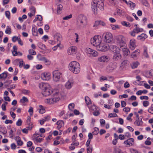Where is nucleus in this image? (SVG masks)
<instances>
[{
    "mask_svg": "<svg viewBox=\"0 0 153 153\" xmlns=\"http://www.w3.org/2000/svg\"><path fill=\"white\" fill-rule=\"evenodd\" d=\"M104 4L101 0L97 1L95 0H92L91 6L93 11L95 14H97L98 12V9L102 10L103 9Z\"/></svg>",
    "mask_w": 153,
    "mask_h": 153,
    "instance_id": "f257e3e1",
    "label": "nucleus"
},
{
    "mask_svg": "<svg viewBox=\"0 0 153 153\" xmlns=\"http://www.w3.org/2000/svg\"><path fill=\"white\" fill-rule=\"evenodd\" d=\"M69 70L74 73L77 74L80 71L79 63L75 61L71 62L69 65Z\"/></svg>",
    "mask_w": 153,
    "mask_h": 153,
    "instance_id": "f03ea898",
    "label": "nucleus"
},
{
    "mask_svg": "<svg viewBox=\"0 0 153 153\" xmlns=\"http://www.w3.org/2000/svg\"><path fill=\"white\" fill-rule=\"evenodd\" d=\"M42 94L43 96H49L51 94L55 96L59 94L58 90L55 89L53 90L50 88L48 87L42 91Z\"/></svg>",
    "mask_w": 153,
    "mask_h": 153,
    "instance_id": "7ed1b4c3",
    "label": "nucleus"
},
{
    "mask_svg": "<svg viewBox=\"0 0 153 153\" xmlns=\"http://www.w3.org/2000/svg\"><path fill=\"white\" fill-rule=\"evenodd\" d=\"M116 43L118 47L121 48L123 47H125L126 45L125 39L122 35H119L116 38Z\"/></svg>",
    "mask_w": 153,
    "mask_h": 153,
    "instance_id": "20e7f679",
    "label": "nucleus"
},
{
    "mask_svg": "<svg viewBox=\"0 0 153 153\" xmlns=\"http://www.w3.org/2000/svg\"><path fill=\"white\" fill-rule=\"evenodd\" d=\"M115 50H114L113 59L115 61H119L122 58V55L120 53V49L117 46H115Z\"/></svg>",
    "mask_w": 153,
    "mask_h": 153,
    "instance_id": "39448f33",
    "label": "nucleus"
},
{
    "mask_svg": "<svg viewBox=\"0 0 153 153\" xmlns=\"http://www.w3.org/2000/svg\"><path fill=\"white\" fill-rule=\"evenodd\" d=\"M91 44L96 47L101 43V36L99 35L95 36L91 40Z\"/></svg>",
    "mask_w": 153,
    "mask_h": 153,
    "instance_id": "423d86ee",
    "label": "nucleus"
},
{
    "mask_svg": "<svg viewBox=\"0 0 153 153\" xmlns=\"http://www.w3.org/2000/svg\"><path fill=\"white\" fill-rule=\"evenodd\" d=\"M97 49L99 51L105 52L109 48V45L105 43H100L97 47Z\"/></svg>",
    "mask_w": 153,
    "mask_h": 153,
    "instance_id": "0eeeda50",
    "label": "nucleus"
},
{
    "mask_svg": "<svg viewBox=\"0 0 153 153\" xmlns=\"http://www.w3.org/2000/svg\"><path fill=\"white\" fill-rule=\"evenodd\" d=\"M62 76V73L58 70H55L53 72V79L56 82L59 81Z\"/></svg>",
    "mask_w": 153,
    "mask_h": 153,
    "instance_id": "6e6552de",
    "label": "nucleus"
},
{
    "mask_svg": "<svg viewBox=\"0 0 153 153\" xmlns=\"http://www.w3.org/2000/svg\"><path fill=\"white\" fill-rule=\"evenodd\" d=\"M102 36L104 38V41L106 43H109L112 40V35L111 33H103Z\"/></svg>",
    "mask_w": 153,
    "mask_h": 153,
    "instance_id": "1a4fd4ad",
    "label": "nucleus"
},
{
    "mask_svg": "<svg viewBox=\"0 0 153 153\" xmlns=\"http://www.w3.org/2000/svg\"><path fill=\"white\" fill-rule=\"evenodd\" d=\"M80 18L77 21L78 24L81 26L86 25L87 22L86 17L85 16H81L80 17Z\"/></svg>",
    "mask_w": 153,
    "mask_h": 153,
    "instance_id": "9d476101",
    "label": "nucleus"
},
{
    "mask_svg": "<svg viewBox=\"0 0 153 153\" xmlns=\"http://www.w3.org/2000/svg\"><path fill=\"white\" fill-rule=\"evenodd\" d=\"M117 67V63L114 62H111L107 66L106 71L108 72H111L115 70Z\"/></svg>",
    "mask_w": 153,
    "mask_h": 153,
    "instance_id": "9b49d317",
    "label": "nucleus"
},
{
    "mask_svg": "<svg viewBox=\"0 0 153 153\" xmlns=\"http://www.w3.org/2000/svg\"><path fill=\"white\" fill-rule=\"evenodd\" d=\"M60 99V98L58 96H56L53 98L47 99L45 100V102L47 103L50 104L56 102L58 101Z\"/></svg>",
    "mask_w": 153,
    "mask_h": 153,
    "instance_id": "f8f14e48",
    "label": "nucleus"
},
{
    "mask_svg": "<svg viewBox=\"0 0 153 153\" xmlns=\"http://www.w3.org/2000/svg\"><path fill=\"white\" fill-rule=\"evenodd\" d=\"M76 47L75 46H72L69 48L68 50V54L69 55L75 54L76 53Z\"/></svg>",
    "mask_w": 153,
    "mask_h": 153,
    "instance_id": "ddd939ff",
    "label": "nucleus"
},
{
    "mask_svg": "<svg viewBox=\"0 0 153 153\" xmlns=\"http://www.w3.org/2000/svg\"><path fill=\"white\" fill-rule=\"evenodd\" d=\"M136 41L134 39H131L129 42V48L132 50H134L136 47Z\"/></svg>",
    "mask_w": 153,
    "mask_h": 153,
    "instance_id": "4468645a",
    "label": "nucleus"
},
{
    "mask_svg": "<svg viewBox=\"0 0 153 153\" xmlns=\"http://www.w3.org/2000/svg\"><path fill=\"white\" fill-rule=\"evenodd\" d=\"M109 60V57L106 56H103L98 58V61L101 62H107Z\"/></svg>",
    "mask_w": 153,
    "mask_h": 153,
    "instance_id": "2eb2a0df",
    "label": "nucleus"
},
{
    "mask_svg": "<svg viewBox=\"0 0 153 153\" xmlns=\"http://www.w3.org/2000/svg\"><path fill=\"white\" fill-rule=\"evenodd\" d=\"M41 77L43 80H49L50 78V74L48 73H43L41 74Z\"/></svg>",
    "mask_w": 153,
    "mask_h": 153,
    "instance_id": "dca6fc26",
    "label": "nucleus"
},
{
    "mask_svg": "<svg viewBox=\"0 0 153 153\" xmlns=\"http://www.w3.org/2000/svg\"><path fill=\"white\" fill-rule=\"evenodd\" d=\"M140 51L139 49H137L131 54V57L134 59H137V57L139 54Z\"/></svg>",
    "mask_w": 153,
    "mask_h": 153,
    "instance_id": "f3484780",
    "label": "nucleus"
},
{
    "mask_svg": "<svg viewBox=\"0 0 153 153\" xmlns=\"http://www.w3.org/2000/svg\"><path fill=\"white\" fill-rule=\"evenodd\" d=\"M88 52L90 54V56L94 57H95L98 55L97 52L89 48L87 50Z\"/></svg>",
    "mask_w": 153,
    "mask_h": 153,
    "instance_id": "a211bd4d",
    "label": "nucleus"
},
{
    "mask_svg": "<svg viewBox=\"0 0 153 153\" xmlns=\"http://www.w3.org/2000/svg\"><path fill=\"white\" fill-rule=\"evenodd\" d=\"M120 49L122 50L123 52V54L125 56H127L130 53V51L128 49L126 48V45L125 47H123Z\"/></svg>",
    "mask_w": 153,
    "mask_h": 153,
    "instance_id": "6ab92c4d",
    "label": "nucleus"
},
{
    "mask_svg": "<svg viewBox=\"0 0 153 153\" xmlns=\"http://www.w3.org/2000/svg\"><path fill=\"white\" fill-rule=\"evenodd\" d=\"M134 140L132 138H129L124 142L125 144H127L129 146H132L134 144Z\"/></svg>",
    "mask_w": 153,
    "mask_h": 153,
    "instance_id": "aec40b11",
    "label": "nucleus"
},
{
    "mask_svg": "<svg viewBox=\"0 0 153 153\" xmlns=\"http://www.w3.org/2000/svg\"><path fill=\"white\" fill-rule=\"evenodd\" d=\"M54 38L55 40H57V42H61L62 39V35L59 33H56L54 36Z\"/></svg>",
    "mask_w": 153,
    "mask_h": 153,
    "instance_id": "412c9836",
    "label": "nucleus"
},
{
    "mask_svg": "<svg viewBox=\"0 0 153 153\" xmlns=\"http://www.w3.org/2000/svg\"><path fill=\"white\" fill-rule=\"evenodd\" d=\"M49 85L48 84L45 83H39V87L43 91L45 88H47L48 87H49Z\"/></svg>",
    "mask_w": 153,
    "mask_h": 153,
    "instance_id": "4be33fe9",
    "label": "nucleus"
},
{
    "mask_svg": "<svg viewBox=\"0 0 153 153\" xmlns=\"http://www.w3.org/2000/svg\"><path fill=\"white\" fill-rule=\"evenodd\" d=\"M30 117H28L27 120V124L29 125V126L27 127L26 128H28V129L30 130H31L33 128V124L30 122Z\"/></svg>",
    "mask_w": 153,
    "mask_h": 153,
    "instance_id": "5701e85b",
    "label": "nucleus"
},
{
    "mask_svg": "<svg viewBox=\"0 0 153 153\" xmlns=\"http://www.w3.org/2000/svg\"><path fill=\"white\" fill-rule=\"evenodd\" d=\"M134 123L137 126H142L143 123V122L142 120V118H138V119H137Z\"/></svg>",
    "mask_w": 153,
    "mask_h": 153,
    "instance_id": "b1692460",
    "label": "nucleus"
},
{
    "mask_svg": "<svg viewBox=\"0 0 153 153\" xmlns=\"http://www.w3.org/2000/svg\"><path fill=\"white\" fill-rule=\"evenodd\" d=\"M147 37V36L146 34L142 33L140 35L138 36H137V39L142 41H144Z\"/></svg>",
    "mask_w": 153,
    "mask_h": 153,
    "instance_id": "393cba45",
    "label": "nucleus"
},
{
    "mask_svg": "<svg viewBox=\"0 0 153 153\" xmlns=\"http://www.w3.org/2000/svg\"><path fill=\"white\" fill-rule=\"evenodd\" d=\"M73 85V82L69 80L66 83L65 86L67 89H70Z\"/></svg>",
    "mask_w": 153,
    "mask_h": 153,
    "instance_id": "a878e982",
    "label": "nucleus"
},
{
    "mask_svg": "<svg viewBox=\"0 0 153 153\" xmlns=\"http://www.w3.org/2000/svg\"><path fill=\"white\" fill-rule=\"evenodd\" d=\"M128 62V61L127 60H124L123 61L121 64L120 68L123 69L127 65Z\"/></svg>",
    "mask_w": 153,
    "mask_h": 153,
    "instance_id": "bb28decb",
    "label": "nucleus"
},
{
    "mask_svg": "<svg viewBox=\"0 0 153 153\" xmlns=\"http://www.w3.org/2000/svg\"><path fill=\"white\" fill-rule=\"evenodd\" d=\"M8 76V73L6 72H4L0 74V79H3L5 80Z\"/></svg>",
    "mask_w": 153,
    "mask_h": 153,
    "instance_id": "cd10ccee",
    "label": "nucleus"
},
{
    "mask_svg": "<svg viewBox=\"0 0 153 153\" xmlns=\"http://www.w3.org/2000/svg\"><path fill=\"white\" fill-rule=\"evenodd\" d=\"M56 124L58 125L57 128L59 129L63 125L64 122L62 120H59L57 122Z\"/></svg>",
    "mask_w": 153,
    "mask_h": 153,
    "instance_id": "c85d7f7f",
    "label": "nucleus"
},
{
    "mask_svg": "<svg viewBox=\"0 0 153 153\" xmlns=\"http://www.w3.org/2000/svg\"><path fill=\"white\" fill-rule=\"evenodd\" d=\"M40 60L43 61L46 65H49L51 63L50 61L48 60L44 57H41V59H40Z\"/></svg>",
    "mask_w": 153,
    "mask_h": 153,
    "instance_id": "c756f323",
    "label": "nucleus"
},
{
    "mask_svg": "<svg viewBox=\"0 0 153 153\" xmlns=\"http://www.w3.org/2000/svg\"><path fill=\"white\" fill-rule=\"evenodd\" d=\"M116 11L117 13L120 16H123L125 15V12L120 9H117Z\"/></svg>",
    "mask_w": 153,
    "mask_h": 153,
    "instance_id": "7c9ffc66",
    "label": "nucleus"
},
{
    "mask_svg": "<svg viewBox=\"0 0 153 153\" xmlns=\"http://www.w3.org/2000/svg\"><path fill=\"white\" fill-rule=\"evenodd\" d=\"M62 8L63 6L62 4H59L58 5L57 12L58 14H60L61 13Z\"/></svg>",
    "mask_w": 153,
    "mask_h": 153,
    "instance_id": "2f4dec72",
    "label": "nucleus"
},
{
    "mask_svg": "<svg viewBox=\"0 0 153 153\" xmlns=\"http://www.w3.org/2000/svg\"><path fill=\"white\" fill-rule=\"evenodd\" d=\"M148 91L147 90H139L137 91L136 93V94L137 95H141L143 93L146 94L147 93Z\"/></svg>",
    "mask_w": 153,
    "mask_h": 153,
    "instance_id": "473e14b6",
    "label": "nucleus"
},
{
    "mask_svg": "<svg viewBox=\"0 0 153 153\" xmlns=\"http://www.w3.org/2000/svg\"><path fill=\"white\" fill-rule=\"evenodd\" d=\"M139 65V63L136 61L132 63L131 65V67L132 69H134L137 67V66Z\"/></svg>",
    "mask_w": 153,
    "mask_h": 153,
    "instance_id": "72a5a7b5",
    "label": "nucleus"
},
{
    "mask_svg": "<svg viewBox=\"0 0 153 153\" xmlns=\"http://www.w3.org/2000/svg\"><path fill=\"white\" fill-rule=\"evenodd\" d=\"M85 100L87 104L89 105L91 103V101L88 96H85Z\"/></svg>",
    "mask_w": 153,
    "mask_h": 153,
    "instance_id": "f704fd0d",
    "label": "nucleus"
},
{
    "mask_svg": "<svg viewBox=\"0 0 153 153\" xmlns=\"http://www.w3.org/2000/svg\"><path fill=\"white\" fill-rule=\"evenodd\" d=\"M39 107L40 108L39 112L41 114H43L44 113L45 111V109L43 108V106L42 105H40L39 106Z\"/></svg>",
    "mask_w": 153,
    "mask_h": 153,
    "instance_id": "c9c22d12",
    "label": "nucleus"
},
{
    "mask_svg": "<svg viewBox=\"0 0 153 153\" xmlns=\"http://www.w3.org/2000/svg\"><path fill=\"white\" fill-rule=\"evenodd\" d=\"M121 24L123 26H125L127 27H130L131 25L128 22H127L126 21H123L121 22Z\"/></svg>",
    "mask_w": 153,
    "mask_h": 153,
    "instance_id": "e433bc0d",
    "label": "nucleus"
},
{
    "mask_svg": "<svg viewBox=\"0 0 153 153\" xmlns=\"http://www.w3.org/2000/svg\"><path fill=\"white\" fill-rule=\"evenodd\" d=\"M32 31L33 32V34L34 36L37 35V29L34 27H33Z\"/></svg>",
    "mask_w": 153,
    "mask_h": 153,
    "instance_id": "4c0bfd02",
    "label": "nucleus"
},
{
    "mask_svg": "<svg viewBox=\"0 0 153 153\" xmlns=\"http://www.w3.org/2000/svg\"><path fill=\"white\" fill-rule=\"evenodd\" d=\"M134 31L137 33H139L140 32L142 31L143 29L142 28H140L139 27H136L133 30Z\"/></svg>",
    "mask_w": 153,
    "mask_h": 153,
    "instance_id": "58836bf2",
    "label": "nucleus"
},
{
    "mask_svg": "<svg viewBox=\"0 0 153 153\" xmlns=\"http://www.w3.org/2000/svg\"><path fill=\"white\" fill-rule=\"evenodd\" d=\"M38 20L40 21H42V17L41 15H38L37 17H36V18L33 20V22H35L36 20Z\"/></svg>",
    "mask_w": 153,
    "mask_h": 153,
    "instance_id": "ea45409f",
    "label": "nucleus"
},
{
    "mask_svg": "<svg viewBox=\"0 0 153 153\" xmlns=\"http://www.w3.org/2000/svg\"><path fill=\"white\" fill-rule=\"evenodd\" d=\"M28 101V100L27 98L24 96L22 99L20 100V102L22 103H24L25 102H27Z\"/></svg>",
    "mask_w": 153,
    "mask_h": 153,
    "instance_id": "a19ab883",
    "label": "nucleus"
},
{
    "mask_svg": "<svg viewBox=\"0 0 153 153\" xmlns=\"http://www.w3.org/2000/svg\"><path fill=\"white\" fill-rule=\"evenodd\" d=\"M94 131L92 132L94 135H96L99 133V129L98 128L95 127L94 128Z\"/></svg>",
    "mask_w": 153,
    "mask_h": 153,
    "instance_id": "79ce46f5",
    "label": "nucleus"
},
{
    "mask_svg": "<svg viewBox=\"0 0 153 153\" xmlns=\"http://www.w3.org/2000/svg\"><path fill=\"white\" fill-rule=\"evenodd\" d=\"M12 82V80H7L4 83V86L6 87L8 86L9 84H10Z\"/></svg>",
    "mask_w": 153,
    "mask_h": 153,
    "instance_id": "37998d69",
    "label": "nucleus"
},
{
    "mask_svg": "<svg viewBox=\"0 0 153 153\" xmlns=\"http://www.w3.org/2000/svg\"><path fill=\"white\" fill-rule=\"evenodd\" d=\"M128 4L130 5V7L132 9H134V8L135 4V3H133L131 1H129Z\"/></svg>",
    "mask_w": 153,
    "mask_h": 153,
    "instance_id": "c03bdc74",
    "label": "nucleus"
},
{
    "mask_svg": "<svg viewBox=\"0 0 153 153\" xmlns=\"http://www.w3.org/2000/svg\"><path fill=\"white\" fill-rule=\"evenodd\" d=\"M75 106L74 104L73 103H71L68 105V108L70 110L72 111L73 109L74 108Z\"/></svg>",
    "mask_w": 153,
    "mask_h": 153,
    "instance_id": "a18cd8bd",
    "label": "nucleus"
},
{
    "mask_svg": "<svg viewBox=\"0 0 153 153\" xmlns=\"http://www.w3.org/2000/svg\"><path fill=\"white\" fill-rule=\"evenodd\" d=\"M11 28L9 26H7V28L5 30V33L7 34H10L11 33Z\"/></svg>",
    "mask_w": 153,
    "mask_h": 153,
    "instance_id": "49530a36",
    "label": "nucleus"
},
{
    "mask_svg": "<svg viewBox=\"0 0 153 153\" xmlns=\"http://www.w3.org/2000/svg\"><path fill=\"white\" fill-rule=\"evenodd\" d=\"M143 55L146 58H148L149 57V55L148 54L147 51V48L146 47L145 49L144 50Z\"/></svg>",
    "mask_w": 153,
    "mask_h": 153,
    "instance_id": "de8ad7c7",
    "label": "nucleus"
},
{
    "mask_svg": "<svg viewBox=\"0 0 153 153\" xmlns=\"http://www.w3.org/2000/svg\"><path fill=\"white\" fill-rule=\"evenodd\" d=\"M142 3L146 7H148L149 6V4L146 0H142Z\"/></svg>",
    "mask_w": 153,
    "mask_h": 153,
    "instance_id": "09e8293b",
    "label": "nucleus"
},
{
    "mask_svg": "<svg viewBox=\"0 0 153 153\" xmlns=\"http://www.w3.org/2000/svg\"><path fill=\"white\" fill-rule=\"evenodd\" d=\"M28 51L29 53L31 55H35L36 54V51L30 49Z\"/></svg>",
    "mask_w": 153,
    "mask_h": 153,
    "instance_id": "8fccbe9b",
    "label": "nucleus"
},
{
    "mask_svg": "<svg viewBox=\"0 0 153 153\" xmlns=\"http://www.w3.org/2000/svg\"><path fill=\"white\" fill-rule=\"evenodd\" d=\"M20 36L17 37L16 36H14L12 38V40L13 42H15L17 40H18Z\"/></svg>",
    "mask_w": 153,
    "mask_h": 153,
    "instance_id": "3c124183",
    "label": "nucleus"
},
{
    "mask_svg": "<svg viewBox=\"0 0 153 153\" xmlns=\"http://www.w3.org/2000/svg\"><path fill=\"white\" fill-rule=\"evenodd\" d=\"M108 117H117V115L115 113H111L109 114Z\"/></svg>",
    "mask_w": 153,
    "mask_h": 153,
    "instance_id": "603ef678",
    "label": "nucleus"
},
{
    "mask_svg": "<svg viewBox=\"0 0 153 153\" xmlns=\"http://www.w3.org/2000/svg\"><path fill=\"white\" fill-rule=\"evenodd\" d=\"M22 123V121L21 119H19L16 123V125L18 126H21Z\"/></svg>",
    "mask_w": 153,
    "mask_h": 153,
    "instance_id": "864d4df0",
    "label": "nucleus"
},
{
    "mask_svg": "<svg viewBox=\"0 0 153 153\" xmlns=\"http://www.w3.org/2000/svg\"><path fill=\"white\" fill-rule=\"evenodd\" d=\"M6 16L9 19L10 18V13L9 11H6L5 12Z\"/></svg>",
    "mask_w": 153,
    "mask_h": 153,
    "instance_id": "5fc2aeb1",
    "label": "nucleus"
},
{
    "mask_svg": "<svg viewBox=\"0 0 153 153\" xmlns=\"http://www.w3.org/2000/svg\"><path fill=\"white\" fill-rule=\"evenodd\" d=\"M22 92L25 95H29L30 91L26 90H24L22 91Z\"/></svg>",
    "mask_w": 153,
    "mask_h": 153,
    "instance_id": "6e6d98bb",
    "label": "nucleus"
},
{
    "mask_svg": "<svg viewBox=\"0 0 153 153\" xmlns=\"http://www.w3.org/2000/svg\"><path fill=\"white\" fill-rule=\"evenodd\" d=\"M149 102L147 101H143V105L145 107L149 105Z\"/></svg>",
    "mask_w": 153,
    "mask_h": 153,
    "instance_id": "4d7b16f0",
    "label": "nucleus"
},
{
    "mask_svg": "<svg viewBox=\"0 0 153 153\" xmlns=\"http://www.w3.org/2000/svg\"><path fill=\"white\" fill-rule=\"evenodd\" d=\"M30 9L31 11V12H34V14H35L36 10L35 8L34 7L31 6L30 8Z\"/></svg>",
    "mask_w": 153,
    "mask_h": 153,
    "instance_id": "13d9d810",
    "label": "nucleus"
},
{
    "mask_svg": "<svg viewBox=\"0 0 153 153\" xmlns=\"http://www.w3.org/2000/svg\"><path fill=\"white\" fill-rule=\"evenodd\" d=\"M72 16L71 14H70L69 16H66L64 17L63 19L64 20H68L69 19L71 18L72 17Z\"/></svg>",
    "mask_w": 153,
    "mask_h": 153,
    "instance_id": "bf43d9fd",
    "label": "nucleus"
},
{
    "mask_svg": "<svg viewBox=\"0 0 153 153\" xmlns=\"http://www.w3.org/2000/svg\"><path fill=\"white\" fill-rule=\"evenodd\" d=\"M124 87L125 88H127L129 87L130 85L128 82H126L124 83Z\"/></svg>",
    "mask_w": 153,
    "mask_h": 153,
    "instance_id": "052dcab7",
    "label": "nucleus"
},
{
    "mask_svg": "<svg viewBox=\"0 0 153 153\" xmlns=\"http://www.w3.org/2000/svg\"><path fill=\"white\" fill-rule=\"evenodd\" d=\"M111 26L112 27V29L113 30H115L116 28H119V26L117 25H111Z\"/></svg>",
    "mask_w": 153,
    "mask_h": 153,
    "instance_id": "680f3d73",
    "label": "nucleus"
},
{
    "mask_svg": "<svg viewBox=\"0 0 153 153\" xmlns=\"http://www.w3.org/2000/svg\"><path fill=\"white\" fill-rule=\"evenodd\" d=\"M43 139L42 138H38V137L35 138V140L37 142H41L42 140Z\"/></svg>",
    "mask_w": 153,
    "mask_h": 153,
    "instance_id": "e2e57ef3",
    "label": "nucleus"
},
{
    "mask_svg": "<svg viewBox=\"0 0 153 153\" xmlns=\"http://www.w3.org/2000/svg\"><path fill=\"white\" fill-rule=\"evenodd\" d=\"M33 108L31 107H30L28 110V112L30 113V114L31 115H32L33 114Z\"/></svg>",
    "mask_w": 153,
    "mask_h": 153,
    "instance_id": "0e129e2a",
    "label": "nucleus"
},
{
    "mask_svg": "<svg viewBox=\"0 0 153 153\" xmlns=\"http://www.w3.org/2000/svg\"><path fill=\"white\" fill-rule=\"evenodd\" d=\"M24 62L23 60L20 61L19 63V66L20 68L24 66Z\"/></svg>",
    "mask_w": 153,
    "mask_h": 153,
    "instance_id": "69168bd1",
    "label": "nucleus"
},
{
    "mask_svg": "<svg viewBox=\"0 0 153 153\" xmlns=\"http://www.w3.org/2000/svg\"><path fill=\"white\" fill-rule=\"evenodd\" d=\"M152 107L148 109V111L149 113L153 114V107H152Z\"/></svg>",
    "mask_w": 153,
    "mask_h": 153,
    "instance_id": "338daca9",
    "label": "nucleus"
},
{
    "mask_svg": "<svg viewBox=\"0 0 153 153\" xmlns=\"http://www.w3.org/2000/svg\"><path fill=\"white\" fill-rule=\"evenodd\" d=\"M92 148H90V147L87 148V151L88 153H91L92 152Z\"/></svg>",
    "mask_w": 153,
    "mask_h": 153,
    "instance_id": "774afa93",
    "label": "nucleus"
}]
</instances>
